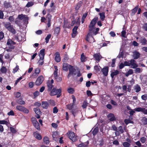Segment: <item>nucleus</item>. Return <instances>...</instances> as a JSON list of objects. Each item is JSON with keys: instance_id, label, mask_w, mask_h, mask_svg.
Here are the masks:
<instances>
[{"instance_id": "17", "label": "nucleus", "mask_w": 147, "mask_h": 147, "mask_svg": "<svg viewBox=\"0 0 147 147\" xmlns=\"http://www.w3.org/2000/svg\"><path fill=\"white\" fill-rule=\"evenodd\" d=\"M45 49H43L40 51L39 56L40 59L41 60H43L45 55Z\"/></svg>"}, {"instance_id": "50", "label": "nucleus", "mask_w": 147, "mask_h": 147, "mask_svg": "<svg viewBox=\"0 0 147 147\" xmlns=\"http://www.w3.org/2000/svg\"><path fill=\"white\" fill-rule=\"evenodd\" d=\"M4 6L6 8H8L10 7V5L9 3L5 2L4 3Z\"/></svg>"}, {"instance_id": "28", "label": "nucleus", "mask_w": 147, "mask_h": 147, "mask_svg": "<svg viewBox=\"0 0 147 147\" xmlns=\"http://www.w3.org/2000/svg\"><path fill=\"white\" fill-rule=\"evenodd\" d=\"M99 15L100 16V19L102 21L104 20L105 18V12H103L102 13H99Z\"/></svg>"}, {"instance_id": "19", "label": "nucleus", "mask_w": 147, "mask_h": 147, "mask_svg": "<svg viewBox=\"0 0 147 147\" xmlns=\"http://www.w3.org/2000/svg\"><path fill=\"white\" fill-rule=\"evenodd\" d=\"M78 27L77 26H75L73 29V33L72 34V36L73 38H74L76 36L77 33V30Z\"/></svg>"}, {"instance_id": "40", "label": "nucleus", "mask_w": 147, "mask_h": 147, "mask_svg": "<svg viewBox=\"0 0 147 147\" xmlns=\"http://www.w3.org/2000/svg\"><path fill=\"white\" fill-rule=\"evenodd\" d=\"M0 124H5L7 125H8L9 124V123L7 121L5 120H0Z\"/></svg>"}, {"instance_id": "43", "label": "nucleus", "mask_w": 147, "mask_h": 147, "mask_svg": "<svg viewBox=\"0 0 147 147\" xmlns=\"http://www.w3.org/2000/svg\"><path fill=\"white\" fill-rule=\"evenodd\" d=\"M118 131L120 133V134H123V129L122 127L121 126H120L118 127Z\"/></svg>"}, {"instance_id": "26", "label": "nucleus", "mask_w": 147, "mask_h": 147, "mask_svg": "<svg viewBox=\"0 0 147 147\" xmlns=\"http://www.w3.org/2000/svg\"><path fill=\"white\" fill-rule=\"evenodd\" d=\"M43 140L44 142L45 143V144L46 145H48L49 144V139L48 137L47 136L44 137L43 138Z\"/></svg>"}, {"instance_id": "44", "label": "nucleus", "mask_w": 147, "mask_h": 147, "mask_svg": "<svg viewBox=\"0 0 147 147\" xmlns=\"http://www.w3.org/2000/svg\"><path fill=\"white\" fill-rule=\"evenodd\" d=\"M57 132H55L53 133L52 135L53 139L55 141L57 139V137L56 136H57Z\"/></svg>"}, {"instance_id": "12", "label": "nucleus", "mask_w": 147, "mask_h": 147, "mask_svg": "<svg viewBox=\"0 0 147 147\" xmlns=\"http://www.w3.org/2000/svg\"><path fill=\"white\" fill-rule=\"evenodd\" d=\"M132 56L134 59H136L138 58L140 56V53L138 51H135L133 52Z\"/></svg>"}, {"instance_id": "57", "label": "nucleus", "mask_w": 147, "mask_h": 147, "mask_svg": "<svg viewBox=\"0 0 147 147\" xmlns=\"http://www.w3.org/2000/svg\"><path fill=\"white\" fill-rule=\"evenodd\" d=\"M34 85V83L32 82H30L28 84L29 87L30 88H33Z\"/></svg>"}, {"instance_id": "13", "label": "nucleus", "mask_w": 147, "mask_h": 147, "mask_svg": "<svg viewBox=\"0 0 147 147\" xmlns=\"http://www.w3.org/2000/svg\"><path fill=\"white\" fill-rule=\"evenodd\" d=\"M33 135L34 137L38 140H40L42 139V137L41 135L39 134L37 131L33 133Z\"/></svg>"}, {"instance_id": "51", "label": "nucleus", "mask_w": 147, "mask_h": 147, "mask_svg": "<svg viewBox=\"0 0 147 147\" xmlns=\"http://www.w3.org/2000/svg\"><path fill=\"white\" fill-rule=\"evenodd\" d=\"M74 105H73V104H69L67 105V108L71 110L74 107Z\"/></svg>"}, {"instance_id": "16", "label": "nucleus", "mask_w": 147, "mask_h": 147, "mask_svg": "<svg viewBox=\"0 0 147 147\" xmlns=\"http://www.w3.org/2000/svg\"><path fill=\"white\" fill-rule=\"evenodd\" d=\"M111 128L113 130L115 131V134L116 136H119L120 135V133L117 131V127L115 125H113L112 126Z\"/></svg>"}, {"instance_id": "49", "label": "nucleus", "mask_w": 147, "mask_h": 147, "mask_svg": "<svg viewBox=\"0 0 147 147\" xmlns=\"http://www.w3.org/2000/svg\"><path fill=\"white\" fill-rule=\"evenodd\" d=\"M140 141L142 143H144L146 141V139L144 137H142L140 138Z\"/></svg>"}, {"instance_id": "33", "label": "nucleus", "mask_w": 147, "mask_h": 147, "mask_svg": "<svg viewBox=\"0 0 147 147\" xmlns=\"http://www.w3.org/2000/svg\"><path fill=\"white\" fill-rule=\"evenodd\" d=\"M47 86L48 88V90H51L53 86V84L51 83V82H50V81H49L47 82Z\"/></svg>"}, {"instance_id": "48", "label": "nucleus", "mask_w": 147, "mask_h": 147, "mask_svg": "<svg viewBox=\"0 0 147 147\" xmlns=\"http://www.w3.org/2000/svg\"><path fill=\"white\" fill-rule=\"evenodd\" d=\"M10 130H11V132L13 134H15L16 132H17L16 130L13 127H10Z\"/></svg>"}, {"instance_id": "2", "label": "nucleus", "mask_w": 147, "mask_h": 147, "mask_svg": "<svg viewBox=\"0 0 147 147\" xmlns=\"http://www.w3.org/2000/svg\"><path fill=\"white\" fill-rule=\"evenodd\" d=\"M4 26L7 30L12 33L15 34L16 33V31L13 28V26L11 25L10 23L9 22H6L4 23Z\"/></svg>"}, {"instance_id": "25", "label": "nucleus", "mask_w": 147, "mask_h": 147, "mask_svg": "<svg viewBox=\"0 0 147 147\" xmlns=\"http://www.w3.org/2000/svg\"><path fill=\"white\" fill-rule=\"evenodd\" d=\"M140 42L142 45H145L146 44L147 40L146 38L142 37L140 38Z\"/></svg>"}, {"instance_id": "34", "label": "nucleus", "mask_w": 147, "mask_h": 147, "mask_svg": "<svg viewBox=\"0 0 147 147\" xmlns=\"http://www.w3.org/2000/svg\"><path fill=\"white\" fill-rule=\"evenodd\" d=\"M98 131V128L97 127H96L94 128L92 131V134L93 135H96Z\"/></svg>"}, {"instance_id": "35", "label": "nucleus", "mask_w": 147, "mask_h": 147, "mask_svg": "<svg viewBox=\"0 0 147 147\" xmlns=\"http://www.w3.org/2000/svg\"><path fill=\"white\" fill-rule=\"evenodd\" d=\"M107 117L109 119H115L114 114L112 113L109 114L108 115Z\"/></svg>"}, {"instance_id": "39", "label": "nucleus", "mask_w": 147, "mask_h": 147, "mask_svg": "<svg viewBox=\"0 0 147 147\" xmlns=\"http://www.w3.org/2000/svg\"><path fill=\"white\" fill-rule=\"evenodd\" d=\"M1 71L3 73H5L7 71V69L5 67L3 66L1 69Z\"/></svg>"}, {"instance_id": "27", "label": "nucleus", "mask_w": 147, "mask_h": 147, "mask_svg": "<svg viewBox=\"0 0 147 147\" xmlns=\"http://www.w3.org/2000/svg\"><path fill=\"white\" fill-rule=\"evenodd\" d=\"M51 16L50 15L48 14L47 16V18H48V22L47 23V26L48 27H49L51 26Z\"/></svg>"}, {"instance_id": "46", "label": "nucleus", "mask_w": 147, "mask_h": 147, "mask_svg": "<svg viewBox=\"0 0 147 147\" xmlns=\"http://www.w3.org/2000/svg\"><path fill=\"white\" fill-rule=\"evenodd\" d=\"M51 34H48L47 35V36L46 37L45 40H46V43H47L49 41V39L51 38Z\"/></svg>"}, {"instance_id": "9", "label": "nucleus", "mask_w": 147, "mask_h": 147, "mask_svg": "<svg viewBox=\"0 0 147 147\" xmlns=\"http://www.w3.org/2000/svg\"><path fill=\"white\" fill-rule=\"evenodd\" d=\"M15 39L18 41H24L25 38L24 34H22L20 36H16Z\"/></svg>"}, {"instance_id": "55", "label": "nucleus", "mask_w": 147, "mask_h": 147, "mask_svg": "<svg viewBox=\"0 0 147 147\" xmlns=\"http://www.w3.org/2000/svg\"><path fill=\"white\" fill-rule=\"evenodd\" d=\"M41 105V103L39 102H36L34 103V105L35 107H39Z\"/></svg>"}, {"instance_id": "31", "label": "nucleus", "mask_w": 147, "mask_h": 147, "mask_svg": "<svg viewBox=\"0 0 147 147\" xmlns=\"http://www.w3.org/2000/svg\"><path fill=\"white\" fill-rule=\"evenodd\" d=\"M88 142L82 143L79 144L78 145V147H87L88 146Z\"/></svg>"}, {"instance_id": "15", "label": "nucleus", "mask_w": 147, "mask_h": 147, "mask_svg": "<svg viewBox=\"0 0 147 147\" xmlns=\"http://www.w3.org/2000/svg\"><path fill=\"white\" fill-rule=\"evenodd\" d=\"M131 67L134 68L137 67L138 65L136 63V61L134 59H131L130 61V66Z\"/></svg>"}, {"instance_id": "30", "label": "nucleus", "mask_w": 147, "mask_h": 147, "mask_svg": "<svg viewBox=\"0 0 147 147\" xmlns=\"http://www.w3.org/2000/svg\"><path fill=\"white\" fill-rule=\"evenodd\" d=\"M60 32V28L59 27H57L55 28L54 31V34H55L58 35L59 34Z\"/></svg>"}, {"instance_id": "1", "label": "nucleus", "mask_w": 147, "mask_h": 147, "mask_svg": "<svg viewBox=\"0 0 147 147\" xmlns=\"http://www.w3.org/2000/svg\"><path fill=\"white\" fill-rule=\"evenodd\" d=\"M67 134L68 135L69 138L72 142H75L78 140V136L75 135V133L74 132L69 131Z\"/></svg>"}, {"instance_id": "45", "label": "nucleus", "mask_w": 147, "mask_h": 147, "mask_svg": "<svg viewBox=\"0 0 147 147\" xmlns=\"http://www.w3.org/2000/svg\"><path fill=\"white\" fill-rule=\"evenodd\" d=\"M86 57L84 55V53H82L81 55V60L82 62H84L86 61Z\"/></svg>"}, {"instance_id": "18", "label": "nucleus", "mask_w": 147, "mask_h": 147, "mask_svg": "<svg viewBox=\"0 0 147 147\" xmlns=\"http://www.w3.org/2000/svg\"><path fill=\"white\" fill-rule=\"evenodd\" d=\"M95 60L98 61H99L102 58V56L99 53L94 54L93 55Z\"/></svg>"}, {"instance_id": "60", "label": "nucleus", "mask_w": 147, "mask_h": 147, "mask_svg": "<svg viewBox=\"0 0 147 147\" xmlns=\"http://www.w3.org/2000/svg\"><path fill=\"white\" fill-rule=\"evenodd\" d=\"M19 69V67L18 66H16L13 69V73H15Z\"/></svg>"}, {"instance_id": "6", "label": "nucleus", "mask_w": 147, "mask_h": 147, "mask_svg": "<svg viewBox=\"0 0 147 147\" xmlns=\"http://www.w3.org/2000/svg\"><path fill=\"white\" fill-rule=\"evenodd\" d=\"M61 92V89H56L53 88L50 93V95L51 96H54L56 94H59Z\"/></svg>"}, {"instance_id": "20", "label": "nucleus", "mask_w": 147, "mask_h": 147, "mask_svg": "<svg viewBox=\"0 0 147 147\" xmlns=\"http://www.w3.org/2000/svg\"><path fill=\"white\" fill-rule=\"evenodd\" d=\"M49 103L46 101H42V107L44 108L47 109L49 107Z\"/></svg>"}, {"instance_id": "4", "label": "nucleus", "mask_w": 147, "mask_h": 147, "mask_svg": "<svg viewBox=\"0 0 147 147\" xmlns=\"http://www.w3.org/2000/svg\"><path fill=\"white\" fill-rule=\"evenodd\" d=\"M69 73L67 76L68 78H69L71 75L74 76L76 75V69L74 68L71 65H69Z\"/></svg>"}, {"instance_id": "21", "label": "nucleus", "mask_w": 147, "mask_h": 147, "mask_svg": "<svg viewBox=\"0 0 147 147\" xmlns=\"http://www.w3.org/2000/svg\"><path fill=\"white\" fill-rule=\"evenodd\" d=\"M55 60L57 62H59L61 61V59L60 57L59 54L58 52H57L55 54Z\"/></svg>"}, {"instance_id": "5", "label": "nucleus", "mask_w": 147, "mask_h": 147, "mask_svg": "<svg viewBox=\"0 0 147 147\" xmlns=\"http://www.w3.org/2000/svg\"><path fill=\"white\" fill-rule=\"evenodd\" d=\"M15 43L11 39H8L7 43V45L8 46V48H10L11 49H14V47L13 45L15 44Z\"/></svg>"}, {"instance_id": "11", "label": "nucleus", "mask_w": 147, "mask_h": 147, "mask_svg": "<svg viewBox=\"0 0 147 147\" xmlns=\"http://www.w3.org/2000/svg\"><path fill=\"white\" fill-rule=\"evenodd\" d=\"M32 122L33 125L35 128L38 130H40V125L37 120H32Z\"/></svg>"}, {"instance_id": "37", "label": "nucleus", "mask_w": 147, "mask_h": 147, "mask_svg": "<svg viewBox=\"0 0 147 147\" xmlns=\"http://www.w3.org/2000/svg\"><path fill=\"white\" fill-rule=\"evenodd\" d=\"M133 71L132 69H130L125 74V75L127 77L129 75H131L133 74Z\"/></svg>"}, {"instance_id": "52", "label": "nucleus", "mask_w": 147, "mask_h": 147, "mask_svg": "<svg viewBox=\"0 0 147 147\" xmlns=\"http://www.w3.org/2000/svg\"><path fill=\"white\" fill-rule=\"evenodd\" d=\"M124 122L126 125L129 123H133L134 122L131 120H124Z\"/></svg>"}, {"instance_id": "61", "label": "nucleus", "mask_w": 147, "mask_h": 147, "mask_svg": "<svg viewBox=\"0 0 147 147\" xmlns=\"http://www.w3.org/2000/svg\"><path fill=\"white\" fill-rule=\"evenodd\" d=\"M141 98L143 100H146L147 99V94H144L142 95L141 96Z\"/></svg>"}, {"instance_id": "38", "label": "nucleus", "mask_w": 147, "mask_h": 147, "mask_svg": "<svg viewBox=\"0 0 147 147\" xmlns=\"http://www.w3.org/2000/svg\"><path fill=\"white\" fill-rule=\"evenodd\" d=\"M134 110L137 112L141 111L143 113V108L140 107H138L135 108Z\"/></svg>"}, {"instance_id": "56", "label": "nucleus", "mask_w": 147, "mask_h": 147, "mask_svg": "<svg viewBox=\"0 0 147 147\" xmlns=\"http://www.w3.org/2000/svg\"><path fill=\"white\" fill-rule=\"evenodd\" d=\"M88 105V103L86 102V101H85L83 102V104L82 105V107L83 108H85Z\"/></svg>"}, {"instance_id": "14", "label": "nucleus", "mask_w": 147, "mask_h": 147, "mask_svg": "<svg viewBox=\"0 0 147 147\" xmlns=\"http://www.w3.org/2000/svg\"><path fill=\"white\" fill-rule=\"evenodd\" d=\"M109 71V68L107 67H106L103 68L101 70L103 74L105 76H107L108 75Z\"/></svg>"}, {"instance_id": "41", "label": "nucleus", "mask_w": 147, "mask_h": 147, "mask_svg": "<svg viewBox=\"0 0 147 147\" xmlns=\"http://www.w3.org/2000/svg\"><path fill=\"white\" fill-rule=\"evenodd\" d=\"M24 107H23L21 105H18L16 107V109L21 111H22L23 109L24 108Z\"/></svg>"}, {"instance_id": "53", "label": "nucleus", "mask_w": 147, "mask_h": 147, "mask_svg": "<svg viewBox=\"0 0 147 147\" xmlns=\"http://www.w3.org/2000/svg\"><path fill=\"white\" fill-rule=\"evenodd\" d=\"M33 5V3L32 2H28L26 5V7H29L32 6Z\"/></svg>"}, {"instance_id": "47", "label": "nucleus", "mask_w": 147, "mask_h": 147, "mask_svg": "<svg viewBox=\"0 0 147 147\" xmlns=\"http://www.w3.org/2000/svg\"><path fill=\"white\" fill-rule=\"evenodd\" d=\"M49 102L50 105L53 106H54L55 105V102L53 100H50L49 101Z\"/></svg>"}, {"instance_id": "22", "label": "nucleus", "mask_w": 147, "mask_h": 147, "mask_svg": "<svg viewBox=\"0 0 147 147\" xmlns=\"http://www.w3.org/2000/svg\"><path fill=\"white\" fill-rule=\"evenodd\" d=\"M134 89L135 92L137 93L140 92L141 89L140 86L138 84L134 86Z\"/></svg>"}, {"instance_id": "3", "label": "nucleus", "mask_w": 147, "mask_h": 147, "mask_svg": "<svg viewBox=\"0 0 147 147\" xmlns=\"http://www.w3.org/2000/svg\"><path fill=\"white\" fill-rule=\"evenodd\" d=\"M98 19V17H95L91 21L89 25V31L91 32L93 29H94V26L96 24V21Z\"/></svg>"}, {"instance_id": "29", "label": "nucleus", "mask_w": 147, "mask_h": 147, "mask_svg": "<svg viewBox=\"0 0 147 147\" xmlns=\"http://www.w3.org/2000/svg\"><path fill=\"white\" fill-rule=\"evenodd\" d=\"M67 91L69 93L71 94L74 93L75 91L74 89L70 87L68 88Z\"/></svg>"}, {"instance_id": "10", "label": "nucleus", "mask_w": 147, "mask_h": 147, "mask_svg": "<svg viewBox=\"0 0 147 147\" xmlns=\"http://www.w3.org/2000/svg\"><path fill=\"white\" fill-rule=\"evenodd\" d=\"M34 110L36 114V117L38 119L40 118V115L41 114V112L40 109L38 108H35L34 109Z\"/></svg>"}, {"instance_id": "58", "label": "nucleus", "mask_w": 147, "mask_h": 147, "mask_svg": "<svg viewBox=\"0 0 147 147\" xmlns=\"http://www.w3.org/2000/svg\"><path fill=\"white\" fill-rule=\"evenodd\" d=\"M68 59V57L66 54H65L64 56L63 60L64 61H67Z\"/></svg>"}, {"instance_id": "32", "label": "nucleus", "mask_w": 147, "mask_h": 147, "mask_svg": "<svg viewBox=\"0 0 147 147\" xmlns=\"http://www.w3.org/2000/svg\"><path fill=\"white\" fill-rule=\"evenodd\" d=\"M79 111L77 109H76V110L72 109L71 111V112L72 114L74 116H75V115H76L78 114V113H79Z\"/></svg>"}, {"instance_id": "54", "label": "nucleus", "mask_w": 147, "mask_h": 147, "mask_svg": "<svg viewBox=\"0 0 147 147\" xmlns=\"http://www.w3.org/2000/svg\"><path fill=\"white\" fill-rule=\"evenodd\" d=\"M25 16V15L23 14L19 15L18 16V18L20 20H22L24 18Z\"/></svg>"}, {"instance_id": "63", "label": "nucleus", "mask_w": 147, "mask_h": 147, "mask_svg": "<svg viewBox=\"0 0 147 147\" xmlns=\"http://www.w3.org/2000/svg\"><path fill=\"white\" fill-rule=\"evenodd\" d=\"M125 66L124 63H121L119 65V68L120 69H121L123 68Z\"/></svg>"}, {"instance_id": "36", "label": "nucleus", "mask_w": 147, "mask_h": 147, "mask_svg": "<svg viewBox=\"0 0 147 147\" xmlns=\"http://www.w3.org/2000/svg\"><path fill=\"white\" fill-rule=\"evenodd\" d=\"M17 102L18 104L21 105H24L25 104V101L22 100L21 98H19L17 100Z\"/></svg>"}, {"instance_id": "8", "label": "nucleus", "mask_w": 147, "mask_h": 147, "mask_svg": "<svg viewBox=\"0 0 147 147\" xmlns=\"http://www.w3.org/2000/svg\"><path fill=\"white\" fill-rule=\"evenodd\" d=\"M89 33L87 36L86 40L90 43L94 42V38Z\"/></svg>"}, {"instance_id": "23", "label": "nucleus", "mask_w": 147, "mask_h": 147, "mask_svg": "<svg viewBox=\"0 0 147 147\" xmlns=\"http://www.w3.org/2000/svg\"><path fill=\"white\" fill-rule=\"evenodd\" d=\"M69 65L66 63H63V70L67 71L69 69Z\"/></svg>"}, {"instance_id": "64", "label": "nucleus", "mask_w": 147, "mask_h": 147, "mask_svg": "<svg viewBox=\"0 0 147 147\" xmlns=\"http://www.w3.org/2000/svg\"><path fill=\"white\" fill-rule=\"evenodd\" d=\"M138 9V7L137 6L134 8L132 10V13L134 14L136 12Z\"/></svg>"}, {"instance_id": "59", "label": "nucleus", "mask_w": 147, "mask_h": 147, "mask_svg": "<svg viewBox=\"0 0 147 147\" xmlns=\"http://www.w3.org/2000/svg\"><path fill=\"white\" fill-rule=\"evenodd\" d=\"M126 32L125 31L123 30L121 32V36L122 37L125 38L126 37Z\"/></svg>"}, {"instance_id": "62", "label": "nucleus", "mask_w": 147, "mask_h": 147, "mask_svg": "<svg viewBox=\"0 0 147 147\" xmlns=\"http://www.w3.org/2000/svg\"><path fill=\"white\" fill-rule=\"evenodd\" d=\"M22 112H23L24 113H29V110L25 107H24L23 109V110Z\"/></svg>"}, {"instance_id": "42", "label": "nucleus", "mask_w": 147, "mask_h": 147, "mask_svg": "<svg viewBox=\"0 0 147 147\" xmlns=\"http://www.w3.org/2000/svg\"><path fill=\"white\" fill-rule=\"evenodd\" d=\"M123 145L124 147H129L130 146V144L127 142H124L123 143Z\"/></svg>"}, {"instance_id": "7", "label": "nucleus", "mask_w": 147, "mask_h": 147, "mask_svg": "<svg viewBox=\"0 0 147 147\" xmlns=\"http://www.w3.org/2000/svg\"><path fill=\"white\" fill-rule=\"evenodd\" d=\"M44 80V77L42 76H39L37 78L35 82L36 85H40L42 82Z\"/></svg>"}, {"instance_id": "24", "label": "nucleus", "mask_w": 147, "mask_h": 147, "mask_svg": "<svg viewBox=\"0 0 147 147\" xmlns=\"http://www.w3.org/2000/svg\"><path fill=\"white\" fill-rule=\"evenodd\" d=\"M119 73V71L117 70H114L112 71L111 74V76L113 78L115 76L117 75Z\"/></svg>"}]
</instances>
